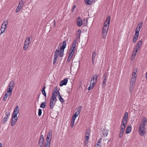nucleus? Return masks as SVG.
<instances>
[{"mask_svg":"<svg viewBox=\"0 0 147 147\" xmlns=\"http://www.w3.org/2000/svg\"><path fill=\"white\" fill-rule=\"evenodd\" d=\"M110 19V17L109 16L107 18L105 22L104 26L102 28V34L103 38H105L107 34L109 27Z\"/></svg>","mask_w":147,"mask_h":147,"instance_id":"f257e3e1","label":"nucleus"},{"mask_svg":"<svg viewBox=\"0 0 147 147\" xmlns=\"http://www.w3.org/2000/svg\"><path fill=\"white\" fill-rule=\"evenodd\" d=\"M66 42L65 41H64L63 42L62 45L61 46L59 50L56 49L54 52V57H58L59 55L60 57L63 56L64 53V50L66 48Z\"/></svg>","mask_w":147,"mask_h":147,"instance_id":"f03ea898","label":"nucleus"},{"mask_svg":"<svg viewBox=\"0 0 147 147\" xmlns=\"http://www.w3.org/2000/svg\"><path fill=\"white\" fill-rule=\"evenodd\" d=\"M98 78L97 75H94L92 76L90 81V85L88 88V90H90L93 88L97 82Z\"/></svg>","mask_w":147,"mask_h":147,"instance_id":"7ed1b4c3","label":"nucleus"},{"mask_svg":"<svg viewBox=\"0 0 147 147\" xmlns=\"http://www.w3.org/2000/svg\"><path fill=\"white\" fill-rule=\"evenodd\" d=\"M128 118V113L125 112L123 118V119L121 123V126L125 127L127 124Z\"/></svg>","mask_w":147,"mask_h":147,"instance_id":"20e7f679","label":"nucleus"},{"mask_svg":"<svg viewBox=\"0 0 147 147\" xmlns=\"http://www.w3.org/2000/svg\"><path fill=\"white\" fill-rule=\"evenodd\" d=\"M138 131L141 136H143L146 133L145 127L139 125L138 128Z\"/></svg>","mask_w":147,"mask_h":147,"instance_id":"39448f33","label":"nucleus"},{"mask_svg":"<svg viewBox=\"0 0 147 147\" xmlns=\"http://www.w3.org/2000/svg\"><path fill=\"white\" fill-rule=\"evenodd\" d=\"M8 21H4L3 22L1 26V28L0 29L1 31V34H2L4 32L5 30L7 27V25L8 24Z\"/></svg>","mask_w":147,"mask_h":147,"instance_id":"423d86ee","label":"nucleus"},{"mask_svg":"<svg viewBox=\"0 0 147 147\" xmlns=\"http://www.w3.org/2000/svg\"><path fill=\"white\" fill-rule=\"evenodd\" d=\"M136 72H133L132 77L130 80V84L134 85L136 80Z\"/></svg>","mask_w":147,"mask_h":147,"instance_id":"0eeeda50","label":"nucleus"},{"mask_svg":"<svg viewBox=\"0 0 147 147\" xmlns=\"http://www.w3.org/2000/svg\"><path fill=\"white\" fill-rule=\"evenodd\" d=\"M10 112L9 111L5 112V116L3 117L2 121L3 123H5L7 121L9 118V116L10 115Z\"/></svg>","mask_w":147,"mask_h":147,"instance_id":"6e6552de","label":"nucleus"},{"mask_svg":"<svg viewBox=\"0 0 147 147\" xmlns=\"http://www.w3.org/2000/svg\"><path fill=\"white\" fill-rule=\"evenodd\" d=\"M51 139L52 133L51 131H49L46 139V142H45V143L50 144Z\"/></svg>","mask_w":147,"mask_h":147,"instance_id":"1a4fd4ad","label":"nucleus"},{"mask_svg":"<svg viewBox=\"0 0 147 147\" xmlns=\"http://www.w3.org/2000/svg\"><path fill=\"white\" fill-rule=\"evenodd\" d=\"M147 119L145 117H142L141 121L139 125L145 127L147 123Z\"/></svg>","mask_w":147,"mask_h":147,"instance_id":"9d476101","label":"nucleus"},{"mask_svg":"<svg viewBox=\"0 0 147 147\" xmlns=\"http://www.w3.org/2000/svg\"><path fill=\"white\" fill-rule=\"evenodd\" d=\"M57 94H58V91H55L53 92L51 100L53 101L55 100V102H56L57 100V99H56V98Z\"/></svg>","mask_w":147,"mask_h":147,"instance_id":"9b49d317","label":"nucleus"},{"mask_svg":"<svg viewBox=\"0 0 147 147\" xmlns=\"http://www.w3.org/2000/svg\"><path fill=\"white\" fill-rule=\"evenodd\" d=\"M76 23L78 27H80L82 26V20L81 18L79 17L77 19Z\"/></svg>","mask_w":147,"mask_h":147,"instance_id":"f8f14e48","label":"nucleus"},{"mask_svg":"<svg viewBox=\"0 0 147 147\" xmlns=\"http://www.w3.org/2000/svg\"><path fill=\"white\" fill-rule=\"evenodd\" d=\"M142 22L138 24L135 30V33H139V32L142 27Z\"/></svg>","mask_w":147,"mask_h":147,"instance_id":"ddd939ff","label":"nucleus"},{"mask_svg":"<svg viewBox=\"0 0 147 147\" xmlns=\"http://www.w3.org/2000/svg\"><path fill=\"white\" fill-rule=\"evenodd\" d=\"M102 134H101V137H106L107 136L109 130L105 129H102L101 131Z\"/></svg>","mask_w":147,"mask_h":147,"instance_id":"4468645a","label":"nucleus"},{"mask_svg":"<svg viewBox=\"0 0 147 147\" xmlns=\"http://www.w3.org/2000/svg\"><path fill=\"white\" fill-rule=\"evenodd\" d=\"M108 77V74L105 73L103 75V84L104 86L106 85V81Z\"/></svg>","mask_w":147,"mask_h":147,"instance_id":"2eb2a0df","label":"nucleus"},{"mask_svg":"<svg viewBox=\"0 0 147 147\" xmlns=\"http://www.w3.org/2000/svg\"><path fill=\"white\" fill-rule=\"evenodd\" d=\"M69 55L67 60V62H68L70 61L74 53V52L73 51H69Z\"/></svg>","mask_w":147,"mask_h":147,"instance_id":"dca6fc26","label":"nucleus"},{"mask_svg":"<svg viewBox=\"0 0 147 147\" xmlns=\"http://www.w3.org/2000/svg\"><path fill=\"white\" fill-rule=\"evenodd\" d=\"M67 82L68 79L67 78H65L63 80L61 81L59 85L60 86H62L64 85H66L67 84Z\"/></svg>","mask_w":147,"mask_h":147,"instance_id":"f3484780","label":"nucleus"},{"mask_svg":"<svg viewBox=\"0 0 147 147\" xmlns=\"http://www.w3.org/2000/svg\"><path fill=\"white\" fill-rule=\"evenodd\" d=\"M44 139L43 136L42 135L40 137V140L38 143V145H44Z\"/></svg>","mask_w":147,"mask_h":147,"instance_id":"a211bd4d","label":"nucleus"},{"mask_svg":"<svg viewBox=\"0 0 147 147\" xmlns=\"http://www.w3.org/2000/svg\"><path fill=\"white\" fill-rule=\"evenodd\" d=\"M76 43H77L76 42H73L72 46L69 50V51H73L75 52V50L76 49Z\"/></svg>","mask_w":147,"mask_h":147,"instance_id":"6ab92c4d","label":"nucleus"},{"mask_svg":"<svg viewBox=\"0 0 147 147\" xmlns=\"http://www.w3.org/2000/svg\"><path fill=\"white\" fill-rule=\"evenodd\" d=\"M139 35V33H135V34L133 36V42L134 43H135L136 42L137 39L138 38Z\"/></svg>","mask_w":147,"mask_h":147,"instance_id":"aec40b11","label":"nucleus"},{"mask_svg":"<svg viewBox=\"0 0 147 147\" xmlns=\"http://www.w3.org/2000/svg\"><path fill=\"white\" fill-rule=\"evenodd\" d=\"M15 82L13 81H11L9 83L8 87L13 89L14 86Z\"/></svg>","mask_w":147,"mask_h":147,"instance_id":"412c9836","label":"nucleus"},{"mask_svg":"<svg viewBox=\"0 0 147 147\" xmlns=\"http://www.w3.org/2000/svg\"><path fill=\"white\" fill-rule=\"evenodd\" d=\"M131 130V125L128 126L126 129L125 133L126 134H128L129 133Z\"/></svg>","mask_w":147,"mask_h":147,"instance_id":"4be33fe9","label":"nucleus"},{"mask_svg":"<svg viewBox=\"0 0 147 147\" xmlns=\"http://www.w3.org/2000/svg\"><path fill=\"white\" fill-rule=\"evenodd\" d=\"M17 119H18L16 118H14L13 117H12L11 122V125L12 126H13L15 125L17 122Z\"/></svg>","mask_w":147,"mask_h":147,"instance_id":"5701e85b","label":"nucleus"},{"mask_svg":"<svg viewBox=\"0 0 147 147\" xmlns=\"http://www.w3.org/2000/svg\"><path fill=\"white\" fill-rule=\"evenodd\" d=\"M89 139V136H85L84 139V144L85 145H86L88 143Z\"/></svg>","mask_w":147,"mask_h":147,"instance_id":"b1692460","label":"nucleus"},{"mask_svg":"<svg viewBox=\"0 0 147 147\" xmlns=\"http://www.w3.org/2000/svg\"><path fill=\"white\" fill-rule=\"evenodd\" d=\"M93 0H85V3L86 5H90L92 4Z\"/></svg>","mask_w":147,"mask_h":147,"instance_id":"393cba45","label":"nucleus"},{"mask_svg":"<svg viewBox=\"0 0 147 147\" xmlns=\"http://www.w3.org/2000/svg\"><path fill=\"white\" fill-rule=\"evenodd\" d=\"M58 98L59 99L60 101L62 103L64 102V100L62 98L61 96L60 95V93L59 91H58Z\"/></svg>","mask_w":147,"mask_h":147,"instance_id":"a878e982","label":"nucleus"},{"mask_svg":"<svg viewBox=\"0 0 147 147\" xmlns=\"http://www.w3.org/2000/svg\"><path fill=\"white\" fill-rule=\"evenodd\" d=\"M11 94V93H6L3 97V100L4 101H5L7 98Z\"/></svg>","mask_w":147,"mask_h":147,"instance_id":"bb28decb","label":"nucleus"},{"mask_svg":"<svg viewBox=\"0 0 147 147\" xmlns=\"http://www.w3.org/2000/svg\"><path fill=\"white\" fill-rule=\"evenodd\" d=\"M81 31L80 29L79 30L76 34V36L77 37H78V38H80V36H81Z\"/></svg>","mask_w":147,"mask_h":147,"instance_id":"cd10ccee","label":"nucleus"},{"mask_svg":"<svg viewBox=\"0 0 147 147\" xmlns=\"http://www.w3.org/2000/svg\"><path fill=\"white\" fill-rule=\"evenodd\" d=\"M137 53V52H136L135 51H133V53H132V57L131 58V61L133 60V59H134L135 58L136 56V55Z\"/></svg>","mask_w":147,"mask_h":147,"instance_id":"c85d7f7f","label":"nucleus"},{"mask_svg":"<svg viewBox=\"0 0 147 147\" xmlns=\"http://www.w3.org/2000/svg\"><path fill=\"white\" fill-rule=\"evenodd\" d=\"M55 104L54 103L53 101L50 100V107L51 109H52L54 106Z\"/></svg>","mask_w":147,"mask_h":147,"instance_id":"c756f323","label":"nucleus"},{"mask_svg":"<svg viewBox=\"0 0 147 147\" xmlns=\"http://www.w3.org/2000/svg\"><path fill=\"white\" fill-rule=\"evenodd\" d=\"M134 85H131L130 84V87H129V91L131 93H132L133 92V90L134 89Z\"/></svg>","mask_w":147,"mask_h":147,"instance_id":"7c9ffc66","label":"nucleus"},{"mask_svg":"<svg viewBox=\"0 0 147 147\" xmlns=\"http://www.w3.org/2000/svg\"><path fill=\"white\" fill-rule=\"evenodd\" d=\"M13 112L19 113V107L17 105L14 108Z\"/></svg>","mask_w":147,"mask_h":147,"instance_id":"2f4dec72","label":"nucleus"},{"mask_svg":"<svg viewBox=\"0 0 147 147\" xmlns=\"http://www.w3.org/2000/svg\"><path fill=\"white\" fill-rule=\"evenodd\" d=\"M46 104V102H43L41 104L40 107L41 108H45V105Z\"/></svg>","mask_w":147,"mask_h":147,"instance_id":"473e14b6","label":"nucleus"},{"mask_svg":"<svg viewBox=\"0 0 147 147\" xmlns=\"http://www.w3.org/2000/svg\"><path fill=\"white\" fill-rule=\"evenodd\" d=\"M23 3L22 0L20 1L18 5V6H19L20 7H21L22 8L23 7Z\"/></svg>","mask_w":147,"mask_h":147,"instance_id":"72a5a7b5","label":"nucleus"},{"mask_svg":"<svg viewBox=\"0 0 147 147\" xmlns=\"http://www.w3.org/2000/svg\"><path fill=\"white\" fill-rule=\"evenodd\" d=\"M124 131L120 129L119 137L121 138L123 136Z\"/></svg>","mask_w":147,"mask_h":147,"instance_id":"f704fd0d","label":"nucleus"},{"mask_svg":"<svg viewBox=\"0 0 147 147\" xmlns=\"http://www.w3.org/2000/svg\"><path fill=\"white\" fill-rule=\"evenodd\" d=\"M18 113H19L13 112V115L12 117L18 119V118L17 117V115Z\"/></svg>","mask_w":147,"mask_h":147,"instance_id":"c9c22d12","label":"nucleus"},{"mask_svg":"<svg viewBox=\"0 0 147 147\" xmlns=\"http://www.w3.org/2000/svg\"><path fill=\"white\" fill-rule=\"evenodd\" d=\"M12 89L8 87L7 89V93H11L12 91Z\"/></svg>","mask_w":147,"mask_h":147,"instance_id":"e433bc0d","label":"nucleus"},{"mask_svg":"<svg viewBox=\"0 0 147 147\" xmlns=\"http://www.w3.org/2000/svg\"><path fill=\"white\" fill-rule=\"evenodd\" d=\"M96 55V52H95L92 54V60L95 59Z\"/></svg>","mask_w":147,"mask_h":147,"instance_id":"4c0bfd02","label":"nucleus"},{"mask_svg":"<svg viewBox=\"0 0 147 147\" xmlns=\"http://www.w3.org/2000/svg\"><path fill=\"white\" fill-rule=\"evenodd\" d=\"M57 58H58L57 57H54L53 61V64H55L56 63V62L57 59Z\"/></svg>","mask_w":147,"mask_h":147,"instance_id":"58836bf2","label":"nucleus"},{"mask_svg":"<svg viewBox=\"0 0 147 147\" xmlns=\"http://www.w3.org/2000/svg\"><path fill=\"white\" fill-rule=\"evenodd\" d=\"M22 8L21 7H20L19 6H18L17 7L16 9V12H19L21 9Z\"/></svg>","mask_w":147,"mask_h":147,"instance_id":"ea45409f","label":"nucleus"},{"mask_svg":"<svg viewBox=\"0 0 147 147\" xmlns=\"http://www.w3.org/2000/svg\"><path fill=\"white\" fill-rule=\"evenodd\" d=\"M142 41L141 40L139 41L138 42V43L136 46H139V47H140L142 45Z\"/></svg>","mask_w":147,"mask_h":147,"instance_id":"a19ab883","label":"nucleus"},{"mask_svg":"<svg viewBox=\"0 0 147 147\" xmlns=\"http://www.w3.org/2000/svg\"><path fill=\"white\" fill-rule=\"evenodd\" d=\"M90 134V131L89 130H87L86 131L85 136H89Z\"/></svg>","mask_w":147,"mask_h":147,"instance_id":"79ce46f5","label":"nucleus"},{"mask_svg":"<svg viewBox=\"0 0 147 147\" xmlns=\"http://www.w3.org/2000/svg\"><path fill=\"white\" fill-rule=\"evenodd\" d=\"M102 141V138H100L99 140H98V141L97 142V145L99 146H100V145L99 143L101 142V141Z\"/></svg>","mask_w":147,"mask_h":147,"instance_id":"37998d69","label":"nucleus"},{"mask_svg":"<svg viewBox=\"0 0 147 147\" xmlns=\"http://www.w3.org/2000/svg\"><path fill=\"white\" fill-rule=\"evenodd\" d=\"M29 45H24L23 47V49L24 50H26L29 47Z\"/></svg>","mask_w":147,"mask_h":147,"instance_id":"c03bdc74","label":"nucleus"},{"mask_svg":"<svg viewBox=\"0 0 147 147\" xmlns=\"http://www.w3.org/2000/svg\"><path fill=\"white\" fill-rule=\"evenodd\" d=\"M25 40H26L27 42L28 43H29V44L30 43V40L29 37H27L26 39Z\"/></svg>","mask_w":147,"mask_h":147,"instance_id":"a18cd8bd","label":"nucleus"},{"mask_svg":"<svg viewBox=\"0 0 147 147\" xmlns=\"http://www.w3.org/2000/svg\"><path fill=\"white\" fill-rule=\"evenodd\" d=\"M42 110L41 109H39L38 111V115L39 116H40L42 113Z\"/></svg>","mask_w":147,"mask_h":147,"instance_id":"49530a36","label":"nucleus"},{"mask_svg":"<svg viewBox=\"0 0 147 147\" xmlns=\"http://www.w3.org/2000/svg\"><path fill=\"white\" fill-rule=\"evenodd\" d=\"M140 47L139 46H136L135 47V49H136L135 51L136 52H138V50H139L140 49Z\"/></svg>","mask_w":147,"mask_h":147,"instance_id":"de8ad7c7","label":"nucleus"},{"mask_svg":"<svg viewBox=\"0 0 147 147\" xmlns=\"http://www.w3.org/2000/svg\"><path fill=\"white\" fill-rule=\"evenodd\" d=\"M75 121L73 120H71V128L73 127L74 125V124L75 123Z\"/></svg>","mask_w":147,"mask_h":147,"instance_id":"09e8293b","label":"nucleus"},{"mask_svg":"<svg viewBox=\"0 0 147 147\" xmlns=\"http://www.w3.org/2000/svg\"><path fill=\"white\" fill-rule=\"evenodd\" d=\"M81 108H82V107L81 106H80V107H78L77 109V111L76 112H79L80 113V112Z\"/></svg>","mask_w":147,"mask_h":147,"instance_id":"8fccbe9b","label":"nucleus"},{"mask_svg":"<svg viewBox=\"0 0 147 147\" xmlns=\"http://www.w3.org/2000/svg\"><path fill=\"white\" fill-rule=\"evenodd\" d=\"M50 144L47 143H45V146L44 147H50Z\"/></svg>","mask_w":147,"mask_h":147,"instance_id":"3c124183","label":"nucleus"},{"mask_svg":"<svg viewBox=\"0 0 147 147\" xmlns=\"http://www.w3.org/2000/svg\"><path fill=\"white\" fill-rule=\"evenodd\" d=\"M79 113L76 112L75 113V114L74 115L75 116V117H77L78 115H79Z\"/></svg>","mask_w":147,"mask_h":147,"instance_id":"603ef678","label":"nucleus"},{"mask_svg":"<svg viewBox=\"0 0 147 147\" xmlns=\"http://www.w3.org/2000/svg\"><path fill=\"white\" fill-rule=\"evenodd\" d=\"M42 94L46 98V94L45 93V91H42Z\"/></svg>","mask_w":147,"mask_h":147,"instance_id":"864d4df0","label":"nucleus"},{"mask_svg":"<svg viewBox=\"0 0 147 147\" xmlns=\"http://www.w3.org/2000/svg\"><path fill=\"white\" fill-rule=\"evenodd\" d=\"M80 38H78V37H76V38L75 39V40L74 41V42H77V41L78 40V39H79Z\"/></svg>","mask_w":147,"mask_h":147,"instance_id":"5fc2aeb1","label":"nucleus"},{"mask_svg":"<svg viewBox=\"0 0 147 147\" xmlns=\"http://www.w3.org/2000/svg\"><path fill=\"white\" fill-rule=\"evenodd\" d=\"M76 117H75L74 115H73L72 118V120L75 121L76 118Z\"/></svg>","mask_w":147,"mask_h":147,"instance_id":"6e6d98bb","label":"nucleus"},{"mask_svg":"<svg viewBox=\"0 0 147 147\" xmlns=\"http://www.w3.org/2000/svg\"><path fill=\"white\" fill-rule=\"evenodd\" d=\"M76 5H74L72 8V12H73L75 9V8L76 7Z\"/></svg>","mask_w":147,"mask_h":147,"instance_id":"4d7b16f0","label":"nucleus"},{"mask_svg":"<svg viewBox=\"0 0 147 147\" xmlns=\"http://www.w3.org/2000/svg\"><path fill=\"white\" fill-rule=\"evenodd\" d=\"M24 45H29V44L28 43V42H27L26 40H25V41L24 42Z\"/></svg>","mask_w":147,"mask_h":147,"instance_id":"13d9d810","label":"nucleus"},{"mask_svg":"<svg viewBox=\"0 0 147 147\" xmlns=\"http://www.w3.org/2000/svg\"><path fill=\"white\" fill-rule=\"evenodd\" d=\"M125 128L124 127H121V129H120L121 130H123V131H124L125 130Z\"/></svg>","mask_w":147,"mask_h":147,"instance_id":"bf43d9fd","label":"nucleus"},{"mask_svg":"<svg viewBox=\"0 0 147 147\" xmlns=\"http://www.w3.org/2000/svg\"><path fill=\"white\" fill-rule=\"evenodd\" d=\"M45 86H44L43 88V89L42 90V91H45Z\"/></svg>","mask_w":147,"mask_h":147,"instance_id":"052dcab7","label":"nucleus"},{"mask_svg":"<svg viewBox=\"0 0 147 147\" xmlns=\"http://www.w3.org/2000/svg\"><path fill=\"white\" fill-rule=\"evenodd\" d=\"M39 147H43L44 145H38Z\"/></svg>","mask_w":147,"mask_h":147,"instance_id":"680f3d73","label":"nucleus"},{"mask_svg":"<svg viewBox=\"0 0 147 147\" xmlns=\"http://www.w3.org/2000/svg\"><path fill=\"white\" fill-rule=\"evenodd\" d=\"M53 22H54V25L55 26V20H54L53 21Z\"/></svg>","mask_w":147,"mask_h":147,"instance_id":"e2e57ef3","label":"nucleus"},{"mask_svg":"<svg viewBox=\"0 0 147 147\" xmlns=\"http://www.w3.org/2000/svg\"><path fill=\"white\" fill-rule=\"evenodd\" d=\"M92 60V64L93 65L94 63V59Z\"/></svg>","mask_w":147,"mask_h":147,"instance_id":"0e129e2a","label":"nucleus"},{"mask_svg":"<svg viewBox=\"0 0 147 147\" xmlns=\"http://www.w3.org/2000/svg\"><path fill=\"white\" fill-rule=\"evenodd\" d=\"M0 147H2V144L1 143H0Z\"/></svg>","mask_w":147,"mask_h":147,"instance_id":"69168bd1","label":"nucleus"},{"mask_svg":"<svg viewBox=\"0 0 147 147\" xmlns=\"http://www.w3.org/2000/svg\"><path fill=\"white\" fill-rule=\"evenodd\" d=\"M110 140H109V141H110Z\"/></svg>","mask_w":147,"mask_h":147,"instance_id":"338daca9","label":"nucleus"}]
</instances>
